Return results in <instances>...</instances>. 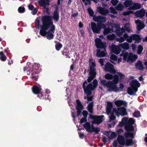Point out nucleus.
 I'll use <instances>...</instances> for the list:
<instances>
[{"label": "nucleus", "instance_id": "obj_27", "mask_svg": "<svg viewBox=\"0 0 147 147\" xmlns=\"http://www.w3.org/2000/svg\"><path fill=\"white\" fill-rule=\"evenodd\" d=\"M131 39L132 41V40H135L136 42H139L140 41L141 38L140 36L137 34H133L131 36Z\"/></svg>", "mask_w": 147, "mask_h": 147}, {"label": "nucleus", "instance_id": "obj_37", "mask_svg": "<svg viewBox=\"0 0 147 147\" xmlns=\"http://www.w3.org/2000/svg\"><path fill=\"white\" fill-rule=\"evenodd\" d=\"M123 37L124 38V39H127V42L129 43L131 42V36H129L127 34H125L123 35Z\"/></svg>", "mask_w": 147, "mask_h": 147}, {"label": "nucleus", "instance_id": "obj_60", "mask_svg": "<svg viewBox=\"0 0 147 147\" xmlns=\"http://www.w3.org/2000/svg\"><path fill=\"white\" fill-rule=\"evenodd\" d=\"M28 7L29 9L31 10H32L34 8V6L31 4L28 5Z\"/></svg>", "mask_w": 147, "mask_h": 147}, {"label": "nucleus", "instance_id": "obj_46", "mask_svg": "<svg viewBox=\"0 0 147 147\" xmlns=\"http://www.w3.org/2000/svg\"><path fill=\"white\" fill-rule=\"evenodd\" d=\"M110 12L111 13H113V14H116L117 12L115 10V9L113 7H111L110 8Z\"/></svg>", "mask_w": 147, "mask_h": 147}, {"label": "nucleus", "instance_id": "obj_35", "mask_svg": "<svg viewBox=\"0 0 147 147\" xmlns=\"http://www.w3.org/2000/svg\"><path fill=\"white\" fill-rule=\"evenodd\" d=\"M124 4V6L127 7L132 5L133 4V2L131 0H127L125 1Z\"/></svg>", "mask_w": 147, "mask_h": 147}, {"label": "nucleus", "instance_id": "obj_45", "mask_svg": "<svg viewBox=\"0 0 147 147\" xmlns=\"http://www.w3.org/2000/svg\"><path fill=\"white\" fill-rule=\"evenodd\" d=\"M117 136V134L115 132H112L109 138V140L115 138Z\"/></svg>", "mask_w": 147, "mask_h": 147}, {"label": "nucleus", "instance_id": "obj_48", "mask_svg": "<svg viewBox=\"0 0 147 147\" xmlns=\"http://www.w3.org/2000/svg\"><path fill=\"white\" fill-rule=\"evenodd\" d=\"M133 115L134 116L136 117H139L140 115V113L138 111H135L133 113Z\"/></svg>", "mask_w": 147, "mask_h": 147}, {"label": "nucleus", "instance_id": "obj_43", "mask_svg": "<svg viewBox=\"0 0 147 147\" xmlns=\"http://www.w3.org/2000/svg\"><path fill=\"white\" fill-rule=\"evenodd\" d=\"M115 40L116 41L119 42V43H121L125 41V39L124 38L121 37L119 38H115Z\"/></svg>", "mask_w": 147, "mask_h": 147}, {"label": "nucleus", "instance_id": "obj_61", "mask_svg": "<svg viewBox=\"0 0 147 147\" xmlns=\"http://www.w3.org/2000/svg\"><path fill=\"white\" fill-rule=\"evenodd\" d=\"M131 13V11H126V12H124L123 14L124 15H129Z\"/></svg>", "mask_w": 147, "mask_h": 147}, {"label": "nucleus", "instance_id": "obj_20", "mask_svg": "<svg viewBox=\"0 0 147 147\" xmlns=\"http://www.w3.org/2000/svg\"><path fill=\"white\" fill-rule=\"evenodd\" d=\"M117 140L119 144L122 146L125 145V140L124 137L122 136L119 135L117 138Z\"/></svg>", "mask_w": 147, "mask_h": 147}, {"label": "nucleus", "instance_id": "obj_11", "mask_svg": "<svg viewBox=\"0 0 147 147\" xmlns=\"http://www.w3.org/2000/svg\"><path fill=\"white\" fill-rule=\"evenodd\" d=\"M96 46L97 48L105 49L106 48V46L105 43L102 42L101 39L97 38L95 40Z\"/></svg>", "mask_w": 147, "mask_h": 147}, {"label": "nucleus", "instance_id": "obj_64", "mask_svg": "<svg viewBox=\"0 0 147 147\" xmlns=\"http://www.w3.org/2000/svg\"><path fill=\"white\" fill-rule=\"evenodd\" d=\"M107 138L105 137H103L102 138V140L103 142L105 144L106 142Z\"/></svg>", "mask_w": 147, "mask_h": 147}, {"label": "nucleus", "instance_id": "obj_17", "mask_svg": "<svg viewBox=\"0 0 147 147\" xmlns=\"http://www.w3.org/2000/svg\"><path fill=\"white\" fill-rule=\"evenodd\" d=\"M135 23L137 26V30L138 31H140L145 27L144 23L139 20H136Z\"/></svg>", "mask_w": 147, "mask_h": 147}, {"label": "nucleus", "instance_id": "obj_6", "mask_svg": "<svg viewBox=\"0 0 147 147\" xmlns=\"http://www.w3.org/2000/svg\"><path fill=\"white\" fill-rule=\"evenodd\" d=\"M113 105L111 102H107V106L106 112L107 115H109L111 114V116H109V121L111 122L115 118V117L113 114L115 113L113 111L111 112V110L112 109Z\"/></svg>", "mask_w": 147, "mask_h": 147}, {"label": "nucleus", "instance_id": "obj_28", "mask_svg": "<svg viewBox=\"0 0 147 147\" xmlns=\"http://www.w3.org/2000/svg\"><path fill=\"white\" fill-rule=\"evenodd\" d=\"M83 126L86 129V131L89 132H92L91 126L89 123L87 122L84 124L83 125Z\"/></svg>", "mask_w": 147, "mask_h": 147}, {"label": "nucleus", "instance_id": "obj_7", "mask_svg": "<svg viewBox=\"0 0 147 147\" xmlns=\"http://www.w3.org/2000/svg\"><path fill=\"white\" fill-rule=\"evenodd\" d=\"M113 111L118 116L119 115L124 116L127 114L125 108L123 107L119 108L117 109L114 108L113 109Z\"/></svg>", "mask_w": 147, "mask_h": 147}, {"label": "nucleus", "instance_id": "obj_59", "mask_svg": "<svg viewBox=\"0 0 147 147\" xmlns=\"http://www.w3.org/2000/svg\"><path fill=\"white\" fill-rule=\"evenodd\" d=\"M38 10L36 9H34L32 11V13L33 15H35L37 12Z\"/></svg>", "mask_w": 147, "mask_h": 147}, {"label": "nucleus", "instance_id": "obj_25", "mask_svg": "<svg viewBox=\"0 0 147 147\" xmlns=\"http://www.w3.org/2000/svg\"><path fill=\"white\" fill-rule=\"evenodd\" d=\"M98 10L99 13L102 15H105L109 13L108 10L102 7H98Z\"/></svg>", "mask_w": 147, "mask_h": 147}, {"label": "nucleus", "instance_id": "obj_49", "mask_svg": "<svg viewBox=\"0 0 147 147\" xmlns=\"http://www.w3.org/2000/svg\"><path fill=\"white\" fill-rule=\"evenodd\" d=\"M110 58L111 59L114 61H117V56L113 54H112L111 55Z\"/></svg>", "mask_w": 147, "mask_h": 147}, {"label": "nucleus", "instance_id": "obj_39", "mask_svg": "<svg viewBox=\"0 0 147 147\" xmlns=\"http://www.w3.org/2000/svg\"><path fill=\"white\" fill-rule=\"evenodd\" d=\"M114 76L112 75L109 74H107L105 76V78L107 80H111L113 78Z\"/></svg>", "mask_w": 147, "mask_h": 147}, {"label": "nucleus", "instance_id": "obj_47", "mask_svg": "<svg viewBox=\"0 0 147 147\" xmlns=\"http://www.w3.org/2000/svg\"><path fill=\"white\" fill-rule=\"evenodd\" d=\"M143 49L142 46L141 45H139L138 47V49L137 51V53L138 54H140L142 52Z\"/></svg>", "mask_w": 147, "mask_h": 147}, {"label": "nucleus", "instance_id": "obj_12", "mask_svg": "<svg viewBox=\"0 0 147 147\" xmlns=\"http://www.w3.org/2000/svg\"><path fill=\"white\" fill-rule=\"evenodd\" d=\"M91 26L92 30L94 33H100L101 30V28L99 26L96 25L94 23L91 22Z\"/></svg>", "mask_w": 147, "mask_h": 147}, {"label": "nucleus", "instance_id": "obj_31", "mask_svg": "<svg viewBox=\"0 0 147 147\" xmlns=\"http://www.w3.org/2000/svg\"><path fill=\"white\" fill-rule=\"evenodd\" d=\"M41 90V88L36 86H34L32 89L33 92L35 94H39Z\"/></svg>", "mask_w": 147, "mask_h": 147}, {"label": "nucleus", "instance_id": "obj_58", "mask_svg": "<svg viewBox=\"0 0 147 147\" xmlns=\"http://www.w3.org/2000/svg\"><path fill=\"white\" fill-rule=\"evenodd\" d=\"M99 62L101 66H102L104 65V61L103 59H100L99 60Z\"/></svg>", "mask_w": 147, "mask_h": 147}, {"label": "nucleus", "instance_id": "obj_55", "mask_svg": "<svg viewBox=\"0 0 147 147\" xmlns=\"http://www.w3.org/2000/svg\"><path fill=\"white\" fill-rule=\"evenodd\" d=\"M82 114L84 117H87L88 113L86 111L84 110L82 112Z\"/></svg>", "mask_w": 147, "mask_h": 147}, {"label": "nucleus", "instance_id": "obj_9", "mask_svg": "<svg viewBox=\"0 0 147 147\" xmlns=\"http://www.w3.org/2000/svg\"><path fill=\"white\" fill-rule=\"evenodd\" d=\"M134 121L132 118H130L128 121V123L125 126V128L127 131H132L134 130V127L132 125L134 123Z\"/></svg>", "mask_w": 147, "mask_h": 147}, {"label": "nucleus", "instance_id": "obj_19", "mask_svg": "<svg viewBox=\"0 0 147 147\" xmlns=\"http://www.w3.org/2000/svg\"><path fill=\"white\" fill-rule=\"evenodd\" d=\"M137 58L138 57L137 55H134L132 53H130L127 58V61L128 62L133 63L135 61Z\"/></svg>", "mask_w": 147, "mask_h": 147}, {"label": "nucleus", "instance_id": "obj_16", "mask_svg": "<svg viewBox=\"0 0 147 147\" xmlns=\"http://www.w3.org/2000/svg\"><path fill=\"white\" fill-rule=\"evenodd\" d=\"M111 48L113 53L116 54H119L121 51V49L119 45L116 46L114 44H112Z\"/></svg>", "mask_w": 147, "mask_h": 147}, {"label": "nucleus", "instance_id": "obj_4", "mask_svg": "<svg viewBox=\"0 0 147 147\" xmlns=\"http://www.w3.org/2000/svg\"><path fill=\"white\" fill-rule=\"evenodd\" d=\"M89 64L90 69L88 70V71H89V76L87 79V81L89 83L94 78L96 75L95 69V67L96 66L95 63L92 61V59H90L89 61Z\"/></svg>", "mask_w": 147, "mask_h": 147}, {"label": "nucleus", "instance_id": "obj_44", "mask_svg": "<svg viewBox=\"0 0 147 147\" xmlns=\"http://www.w3.org/2000/svg\"><path fill=\"white\" fill-rule=\"evenodd\" d=\"M120 56H123V60L124 61H126L127 59V57L128 56V53L126 52L123 53H121L120 55Z\"/></svg>", "mask_w": 147, "mask_h": 147}, {"label": "nucleus", "instance_id": "obj_8", "mask_svg": "<svg viewBox=\"0 0 147 147\" xmlns=\"http://www.w3.org/2000/svg\"><path fill=\"white\" fill-rule=\"evenodd\" d=\"M104 69L107 72H109L110 73L115 74L116 71L114 68L113 65L109 62L107 63L105 66Z\"/></svg>", "mask_w": 147, "mask_h": 147}, {"label": "nucleus", "instance_id": "obj_50", "mask_svg": "<svg viewBox=\"0 0 147 147\" xmlns=\"http://www.w3.org/2000/svg\"><path fill=\"white\" fill-rule=\"evenodd\" d=\"M35 23L36 24L35 27L37 28H39L40 26V21L38 19H36L35 21Z\"/></svg>", "mask_w": 147, "mask_h": 147}, {"label": "nucleus", "instance_id": "obj_42", "mask_svg": "<svg viewBox=\"0 0 147 147\" xmlns=\"http://www.w3.org/2000/svg\"><path fill=\"white\" fill-rule=\"evenodd\" d=\"M115 35L114 34L108 35L107 36V38L109 40H113L115 38Z\"/></svg>", "mask_w": 147, "mask_h": 147}, {"label": "nucleus", "instance_id": "obj_5", "mask_svg": "<svg viewBox=\"0 0 147 147\" xmlns=\"http://www.w3.org/2000/svg\"><path fill=\"white\" fill-rule=\"evenodd\" d=\"M125 138L126 139L125 141V144L126 146H129L133 145L134 142L132 139H128V138H134L133 133V132H129L127 131L124 134Z\"/></svg>", "mask_w": 147, "mask_h": 147}, {"label": "nucleus", "instance_id": "obj_26", "mask_svg": "<svg viewBox=\"0 0 147 147\" xmlns=\"http://www.w3.org/2000/svg\"><path fill=\"white\" fill-rule=\"evenodd\" d=\"M115 104L117 107H120L122 105L126 106L127 103L122 100H117L115 102Z\"/></svg>", "mask_w": 147, "mask_h": 147}, {"label": "nucleus", "instance_id": "obj_54", "mask_svg": "<svg viewBox=\"0 0 147 147\" xmlns=\"http://www.w3.org/2000/svg\"><path fill=\"white\" fill-rule=\"evenodd\" d=\"M87 117H83L80 121V123H84L87 121Z\"/></svg>", "mask_w": 147, "mask_h": 147}, {"label": "nucleus", "instance_id": "obj_41", "mask_svg": "<svg viewBox=\"0 0 147 147\" xmlns=\"http://www.w3.org/2000/svg\"><path fill=\"white\" fill-rule=\"evenodd\" d=\"M124 28L125 30L129 32H132V31L130 30V25L128 23H126L125 24Z\"/></svg>", "mask_w": 147, "mask_h": 147}, {"label": "nucleus", "instance_id": "obj_14", "mask_svg": "<svg viewBox=\"0 0 147 147\" xmlns=\"http://www.w3.org/2000/svg\"><path fill=\"white\" fill-rule=\"evenodd\" d=\"M93 20L95 22H98V24L100 23L105 22L106 21V18L102 16H94L93 17Z\"/></svg>", "mask_w": 147, "mask_h": 147}, {"label": "nucleus", "instance_id": "obj_52", "mask_svg": "<svg viewBox=\"0 0 147 147\" xmlns=\"http://www.w3.org/2000/svg\"><path fill=\"white\" fill-rule=\"evenodd\" d=\"M18 11L20 13H23L25 11V8L24 7H19Z\"/></svg>", "mask_w": 147, "mask_h": 147}, {"label": "nucleus", "instance_id": "obj_32", "mask_svg": "<svg viewBox=\"0 0 147 147\" xmlns=\"http://www.w3.org/2000/svg\"><path fill=\"white\" fill-rule=\"evenodd\" d=\"M120 47H121L122 48L127 50L129 48V44L126 42H125L123 43L120 44L119 45Z\"/></svg>", "mask_w": 147, "mask_h": 147}, {"label": "nucleus", "instance_id": "obj_22", "mask_svg": "<svg viewBox=\"0 0 147 147\" xmlns=\"http://www.w3.org/2000/svg\"><path fill=\"white\" fill-rule=\"evenodd\" d=\"M138 89L137 88H134L131 87H129L128 88L127 92L130 95H134L136 92L137 91Z\"/></svg>", "mask_w": 147, "mask_h": 147}, {"label": "nucleus", "instance_id": "obj_23", "mask_svg": "<svg viewBox=\"0 0 147 147\" xmlns=\"http://www.w3.org/2000/svg\"><path fill=\"white\" fill-rule=\"evenodd\" d=\"M136 68V69L142 70L144 69V67L142 62L140 61H138L135 64Z\"/></svg>", "mask_w": 147, "mask_h": 147}, {"label": "nucleus", "instance_id": "obj_36", "mask_svg": "<svg viewBox=\"0 0 147 147\" xmlns=\"http://www.w3.org/2000/svg\"><path fill=\"white\" fill-rule=\"evenodd\" d=\"M93 106V103L92 102L90 103L88 106V109L89 111L90 112V113L91 114L93 113L92 108Z\"/></svg>", "mask_w": 147, "mask_h": 147}, {"label": "nucleus", "instance_id": "obj_10", "mask_svg": "<svg viewBox=\"0 0 147 147\" xmlns=\"http://www.w3.org/2000/svg\"><path fill=\"white\" fill-rule=\"evenodd\" d=\"M103 115L100 116H91L90 117L93 119L92 121V124H99L101 123L102 121V119L104 117Z\"/></svg>", "mask_w": 147, "mask_h": 147}, {"label": "nucleus", "instance_id": "obj_3", "mask_svg": "<svg viewBox=\"0 0 147 147\" xmlns=\"http://www.w3.org/2000/svg\"><path fill=\"white\" fill-rule=\"evenodd\" d=\"M93 85L91 83L88 84L86 81H85L83 83V88L84 90V92L87 96L84 97V99H87V103L89 101L92 100L93 96H88L92 94V91L94 90L97 87L98 85V82L96 79H95L93 81Z\"/></svg>", "mask_w": 147, "mask_h": 147}, {"label": "nucleus", "instance_id": "obj_51", "mask_svg": "<svg viewBox=\"0 0 147 147\" xmlns=\"http://www.w3.org/2000/svg\"><path fill=\"white\" fill-rule=\"evenodd\" d=\"M62 47V45L60 43H59L55 47L56 50L59 51Z\"/></svg>", "mask_w": 147, "mask_h": 147}, {"label": "nucleus", "instance_id": "obj_2", "mask_svg": "<svg viewBox=\"0 0 147 147\" xmlns=\"http://www.w3.org/2000/svg\"><path fill=\"white\" fill-rule=\"evenodd\" d=\"M125 76L121 73H118V74L114 75V79L112 81H107L105 80H100L101 84L107 88L109 92H117L121 91L124 88V86L121 83L119 85V88L117 87V84L118 83L119 80H122Z\"/></svg>", "mask_w": 147, "mask_h": 147}, {"label": "nucleus", "instance_id": "obj_21", "mask_svg": "<svg viewBox=\"0 0 147 147\" xmlns=\"http://www.w3.org/2000/svg\"><path fill=\"white\" fill-rule=\"evenodd\" d=\"M130 84L131 87L132 88H136L137 89L139 87L140 85V83L136 80H134L131 81L130 82Z\"/></svg>", "mask_w": 147, "mask_h": 147}, {"label": "nucleus", "instance_id": "obj_13", "mask_svg": "<svg viewBox=\"0 0 147 147\" xmlns=\"http://www.w3.org/2000/svg\"><path fill=\"white\" fill-rule=\"evenodd\" d=\"M76 101L77 104L76 108L77 110V115L79 116L81 113V111L83 109V106L81 104L80 101L78 100H77Z\"/></svg>", "mask_w": 147, "mask_h": 147}, {"label": "nucleus", "instance_id": "obj_29", "mask_svg": "<svg viewBox=\"0 0 147 147\" xmlns=\"http://www.w3.org/2000/svg\"><path fill=\"white\" fill-rule=\"evenodd\" d=\"M101 26L104 29L103 34L105 35H107L112 32L111 30L109 28H105V26L104 24H102Z\"/></svg>", "mask_w": 147, "mask_h": 147}, {"label": "nucleus", "instance_id": "obj_30", "mask_svg": "<svg viewBox=\"0 0 147 147\" xmlns=\"http://www.w3.org/2000/svg\"><path fill=\"white\" fill-rule=\"evenodd\" d=\"M128 121L127 118L124 117L122 119L121 121L120 122L119 125L120 126H121L123 125H124L125 126L128 123Z\"/></svg>", "mask_w": 147, "mask_h": 147}, {"label": "nucleus", "instance_id": "obj_18", "mask_svg": "<svg viewBox=\"0 0 147 147\" xmlns=\"http://www.w3.org/2000/svg\"><path fill=\"white\" fill-rule=\"evenodd\" d=\"M103 49V51H101L100 49H99L96 50V56L97 57H103L107 55L106 49Z\"/></svg>", "mask_w": 147, "mask_h": 147}, {"label": "nucleus", "instance_id": "obj_33", "mask_svg": "<svg viewBox=\"0 0 147 147\" xmlns=\"http://www.w3.org/2000/svg\"><path fill=\"white\" fill-rule=\"evenodd\" d=\"M141 7V5L138 3H135L133 5L130 7V9L133 10L137 9Z\"/></svg>", "mask_w": 147, "mask_h": 147}, {"label": "nucleus", "instance_id": "obj_56", "mask_svg": "<svg viewBox=\"0 0 147 147\" xmlns=\"http://www.w3.org/2000/svg\"><path fill=\"white\" fill-rule=\"evenodd\" d=\"M88 11L90 15L91 16H92L94 13L93 11L90 9H88Z\"/></svg>", "mask_w": 147, "mask_h": 147}, {"label": "nucleus", "instance_id": "obj_34", "mask_svg": "<svg viewBox=\"0 0 147 147\" xmlns=\"http://www.w3.org/2000/svg\"><path fill=\"white\" fill-rule=\"evenodd\" d=\"M7 58L2 51L0 52V59L3 61H5Z\"/></svg>", "mask_w": 147, "mask_h": 147}, {"label": "nucleus", "instance_id": "obj_15", "mask_svg": "<svg viewBox=\"0 0 147 147\" xmlns=\"http://www.w3.org/2000/svg\"><path fill=\"white\" fill-rule=\"evenodd\" d=\"M38 3L40 6H42L44 8L46 9L47 11H48V8L46 7V6H48L49 4L48 0H39Z\"/></svg>", "mask_w": 147, "mask_h": 147}, {"label": "nucleus", "instance_id": "obj_40", "mask_svg": "<svg viewBox=\"0 0 147 147\" xmlns=\"http://www.w3.org/2000/svg\"><path fill=\"white\" fill-rule=\"evenodd\" d=\"M115 8L117 10L122 11L123 9V7L121 4H119L115 7Z\"/></svg>", "mask_w": 147, "mask_h": 147}, {"label": "nucleus", "instance_id": "obj_53", "mask_svg": "<svg viewBox=\"0 0 147 147\" xmlns=\"http://www.w3.org/2000/svg\"><path fill=\"white\" fill-rule=\"evenodd\" d=\"M118 1L117 0H112L111 1V3L113 6H115L117 4Z\"/></svg>", "mask_w": 147, "mask_h": 147}, {"label": "nucleus", "instance_id": "obj_57", "mask_svg": "<svg viewBox=\"0 0 147 147\" xmlns=\"http://www.w3.org/2000/svg\"><path fill=\"white\" fill-rule=\"evenodd\" d=\"M116 33H117L118 36H120L122 35L123 33V32H121L120 31L118 30L117 31Z\"/></svg>", "mask_w": 147, "mask_h": 147}, {"label": "nucleus", "instance_id": "obj_24", "mask_svg": "<svg viewBox=\"0 0 147 147\" xmlns=\"http://www.w3.org/2000/svg\"><path fill=\"white\" fill-rule=\"evenodd\" d=\"M145 13V10L144 9H142L139 11L136 12L135 14L138 17L142 18L144 16Z\"/></svg>", "mask_w": 147, "mask_h": 147}, {"label": "nucleus", "instance_id": "obj_62", "mask_svg": "<svg viewBox=\"0 0 147 147\" xmlns=\"http://www.w3.org/2000/svg\"><path fill=\"white\" fill-rule=\"evenodd\" d=\"M113 146L115 147H117L118 144L116 140L114 141L113 143Z\"/></svg>", "mask_w": 147, "mask_h": 147}, {"label": "nucleus", "instance_id": "obj_1", "mask_svg": "<svg viewBox=\"0 0 147 147\" xmlns=\"http://www.w3.org/2000/svg\"><path fill=\"white\" fill-rule=\"evenodd\" d=\"M59 13L57 9L55 10L53 13V16L45 15L42 17L41 20L42 24L41 26L40 34L42 36L47 34V38L51 40L53 38V33L55 30V26L53 25L52 19L53 18L56 22L59 19Z\"/></svg>", "mask_w": 147, "mask_h": 147}, {"label": "nucleus", "instance_id": "obj_38", "mask_svg": "<svg viewBox=\"0 0 147 147\" xmlns=\"http://www.w3.org/2000/svg\"><path fill=\"white\" fill-rule=\"evenodd\" d=\"M91 129L92 132H94L96 133H98L100 131V129L99 127H95L93 125H92L91 126Z\"/></svg>", "mask_w": 147, "mask_h": 147}, {"label": "nucleus", "instance_id": "obj_63", "mask_svg": "<svg viewBox=\"0 0 147 147\" xmlns=\"http://www.w3.org/2000/svg\"><path fill=\"white\" fill-rule=\"evenodd\" d=\"M136 45L134 44H132L131 46V47H132V49L133 51H134L135 50V49L136 48Z\"/></svg>", "mask_w": 147, "mask_h": 147}]
</instances>
